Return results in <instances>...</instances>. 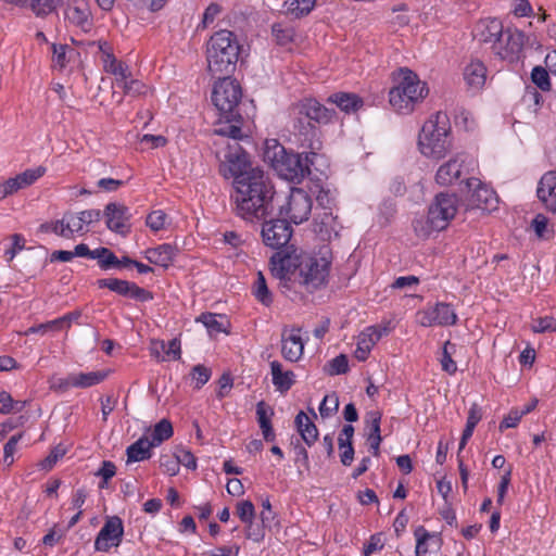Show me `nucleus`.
Wrapping results in <instances>:
<instances>
[{
  "instance_id": "f257e3e1",
  "label": "nucleus",
  "mask_w": 556,
  "mask_h": 556,
  "mask_svg": "<svg viewBox=\"0 0 556 556\" xmlns=\"http://www.w3.org/2000/svg\"><path fill=\"white\" fill-rule=\"evenodd\" d=\"M232 200L237 216L250 223L266 219L273 212V200L276 193L269 176L258 166L237 180Z\"/></svg>"
},
{
  "instance_id": "f03ea898",
  "label": "nucleus",
  "mask_w": 556,
  "mask_h": 556,
  "mask_svg": "<svg viewBox=\"0 0 556 556\" xmlns=\"http://www.w3.org/2000/svg\"><path fill=\"white\" fill-rule=\"evenodd\" d=\"M273 271L280 279L291 280L298 274L299 282L307 290L314 291L327 282L330 261L315 257L298 250L291 244L271 257Z\"/></svg>"
},
{
  "instance_id": "7ed1b4c3",
  "label": "nucleus",
  "mask_w": 556,
  "mask_h": 556,
  "mask_svg": "<svg viewBox=\"0 0 556 556\" xmlns=\"http://www.w3.org/2000/svg\"><path fill=\"white\" fill-rule=\"evenodd\" d=\"M419 152L432 161L445 159L454 149L452 126L446 113L437 112L425 122L418 135Z\"/></svg>"
},
{
  "instance_id": "20e7f679",
  "label": "nucleus",
  "mask_w": 556,
  "mask_h": 556,
  "mask_svg": "<svg viewBox=\"0 0 556 556\" xmlns=\"http://www.w3.org/2000/svg\"><path fill=\"white\" fill-rule=\"evenodd\" d=\"M263 157L280 178L294 184L302 182L309 175V165L313 163L307 154L303 156L287 151L277 139L265 141Z\"/></svg>"
},
{
  "instance_id": "39448f33",
  "label": "nucleus",
  "mask_w": 556,
  "mask_h": 556,
  "mask_svg": "<svg viewBox=\"0 0 556 556\" xmlns=\"http://www.w3.org/2000/svg\"><path fill=\"white\" fill-rule=\"evenodd\" d=\"M241 46L235 33L220 29L206 42L207 70L215 77L229 76L236 71Z\"/></svg>"
},
{
  "instance_id": "423d86ee",
  "label": "nucleus",
  "mask_w": 556,
  "mask_h": 556,
  "mask_svg": "<svg viewBox=\"0 0 556 556\" xmlns=\"http://www.w3.org/2000/svg\"><path fill=\"white\" fill-rule=\"evenodd\" d=\"M394 81L395 85L389 92V102L399 113H410L415 105L428 94L426 84L409 68H400Z\"/></svg>"
},
{
  "instance_id": "0eeeda50",
  "label": "nucleus",
  "mask_w": 556,
  "mask_h": 556,
  "mask_svg": "<svg viewBox=\"0 0 556 556\" xmlns=\"http://www.w3.org/2000/svg\"><path fill=\"white\" fill-rule=\"evenodd\" d=\"M294 116V129L309 141L308 147L312 150L320 149L321 142L318 139V129L314 123H328L333 115V111L327 109L315 99H305L292 108Z\"/></svg>"
},
{
  "instance_id": "6e6552de",
  "label": "nucleus",
  "mask_w": 556,
  "mask_h": 556,
  "mask_svg": "<svg viewBox=\"0 0 556 556\" xmlns=\"http://www.w3.org/2000/svg\"><path fill=\"white\" fill-rule=\"evenodd\" d=\"M219 80L214 85L212 101L220 113V117L226 121H236L240 117L238 111L242 99V89L238 81L228 76L218 77Z\"/></svg>"
},
{
  "instance_id": "1a4fd4ad",
  "label": "nucleus",
  "mask_w": 556,
  "mask_h": 556,
  "mask_svg": "<svg viewBox=\"0 0 556 556\" xmlns=\"http://www.w3.org/2000/svg\"><path fill=\"white\" fill-rule=\"evenodd\" d=\"M216 155L220 161L219 173L227 179L232 178L233 187L237 186V180L250 175V172L255 169L251 165L249 154L239 142H228L227 148L216 151Z\"/></svg>"
},
{
  "instance_id": "9d476101",
  "label": "nucleus",
  "mask_w": 556,
  "mask_h": 556,
  "mask_svg": "<svg viewBox=\"0 0 556 556\" xmlns=\"http://www.w3.org/2000/svg\"><path fill=\"white\" fill-rule=\"evenodd\" d=\"M458 211V199L456 194L441 192L435 195L429 206L428 222L432 229L444 230Z\"/></svg>"
},
{
  "instance_id": "9b49d317",
  "label": "nucleus",
  "mask_w": 556,
  "mask_h": 556,
  "mask_svg": "<svg viewBox=\"0 0 556 556\" xmlns=\"http://www.w3.org/2000/svg\"><path fill=\"white\" fill-rule=\"evenodd\" d=\"M312 198L300 188H292L287 202L280 206L279 214L295 225L306 222L312 213Z\"/></svg>"
},
{
  "instance_id": "f8f14e48",
  "label": "nucleus",
  "mask_w": 556,
  "mask_h": 556,
  "mask_svg": "<svg viewBox=\"0 0 556 556\" xmlns=\"http://www.w3.org/2000/svg\"><path fill=\"white\" fill-rule=\"evenodd\" d=\"M466 189L468 197L466 199L467 210H482L492 211L495 210L498 203L496 192L483 184L480 179L471 177L466 180Z\"/></svg>"
},
{
  "instance_id": "ddd939ff",
  "label": "nucleus",
  "mask_w": 556,
  "mask_h": 556,
  "mask_svg": "<svg viewBox=\"0 0 556 556\" xmlns=\"http://www.w3.org/2000/svg\"><path fill=\"white\" fill-rule=\"evenodd\" d=\"M525 34L517 28H506L497 43L493 46L491 51L496 58L508 61L510 63L520 59L523 46Z\"/></svg>"
},
{
  "instance_id": "4468645a",
  "label": "nucleus",
  "mask_w": 556,
  "mask_h": 556,
  "mask_svg": "<svg viewBox=\"0 0 556 556\" xmlns=\"http://www.w3.org/2000/svg\"><path fill=\"white\" fill-rule=\"evenodd\" d=\"M458 316L452 304L438 302L433 306H428L417 313V321L422 327L433 326H454Z\"/></svg>"
},
{
  "instance_id": "2eb2a0df",
  "label": "nucleus",
  "mask_w": 556,
  "mask_h": 556,
  "mask_svg": "<svg viewBox=\"0 0 556 556\" xmlns=\"http://www.w3.org/2000/svg\"><path fill=\"white\" fill-rule=\"evenodd\" d=\"M97 46L101 54L100 60L103 71L114 76V84L118 88L127 78L131 77L130 67L114 55L113 48L108 41L99 40Z\"/></svg>"
},
{
  "instance_id": "dca6fc26",
  "label": "nucleus",
  "mask_w": 556,
  "mask_h": 556,
  "mask_svg": "<svg viewBox=\"0 0 556 556\" xmlns=\"http://www.w3.org/2000/svg\"><path fill=\"white\" fill-rule=\"evenodd\" d=\"M123 536V520L118 516L108 517L96 536L94 549L98 552H109L112 547H117L122 543Z\"/></svg>"
},
{
  "instance_id": "f3484780",
  "label": "nucleus",
  "mask_w": 556,
  "mask_h": 556,
  "mask_svg": "<svg viewBox=\"0 0 556 556\" xmlns=\"http://www.w3.org/2000/svg\"><path fill=\"white\" fill-rule=\"evenodd\" d=\"M263 241L276 250L285 248L292 237V228L283 218L265 222L262 228Z\"/></svg>"
},
{
  "instance_id": "a211bd4d",
  "label": "nucleus",
  "mask_w": 556,
  "mask_h": 556,
  "mask_svg": "<svg viewBox=\"0 0 556 556\" xmlns=\"http://www.w3.org/2000/svg\"><path fill=\"white\" fill-rule=\"evenodd\" d=\"M97 285L100 289L106 288L112 292L136 301L148 302L153 299V294L150 291L127 280L118 278H102L97 281Z\"/></svg>"
},
{
  "instance_id": "6ab92c4d",
  "label": "nucleus",
  "mask_w": 556,
  "mask_h": 556,
  "mask_svg": "<svg viewBox=\"0 0 556 556\" xmlns=\"http://www.w3.org/2000/svg\"><path fill=\"white\" fill-rule=\"evenodd\" d=\"M47 173L45 166H37L34 168H27L23 173L17 174L14 177H10L4 181L0 182V201L9 195L16 193L17 191L25 189L34 185Z\"/></svg>"
},
{
  "instance_id": "aec40b11",
  "label": "nucleus",
  "mask_w": 556,
  "mask_h": 556,
  "mask_svg": "<svg viewBox=\"0 0 556 556\" xmlns=\"http://www.w3.org/2000/svg\"><path fill=\"white\" fill-rule=\"evenodd\" d=\"M503 22L496 17H486L478 21L473 27L472 36L480 43L489 46L493 50V46L500 40L504 31Z\"/></svg>"
},
{
  "instance_id": "412c9836",
  "label": "nucleus",
  "mask_w": 556,
  "mask_h": 556,
  "mask_svg": "<svg viewBox=\"0 0 556 556\" xmlns=\"http://www.w3.org/2000/svg\"><path fill=\"white\" fill-rule=\"evenodd\" d=\"M464 168L465 156L463 153H456L439 166L434 175V180L440 186H451L459 180Z\"/></svg>"
},
{
  "instance_id": "4be33fe9",
  "label": "nucleus",
  "mask_w": 556,
  "mask_h": 556,
  "mask_svg": "<svg viewBox=\"0 0 556 556\" xmlns=\"http://www.w3.org/2000/svg\"><path fill=\"white\" fill-rule=\"evenodd\" d=\"M106 227L116 233L127 235L130 231L129 208L121 203H109L104 208Z\"/></svg>"
},
{
  "instance_id": "5701e85b",
  "label": "nucleus",
  "mask_w": 556,
  "mask_h": 556,
  "mask_svg": "<svg viewBox=\"0 0 556 556\" xmlns=\"http://www.w3.org/2000/svg\"><path fill=\"white\" fill-rule=\"evenodd\" d=\"M416 540V556H430L437 554L442 545L443 539L440 532H429L424 526H419L414 531Z\"/></svg>"
},
{
  "instance_id": "b1692460",
  "label": "nucleus",
  "mask_w": 556,
  "mask_h": 556,
  "mask_svg": "<svg viewBox=\"0 0 556 556\" xmlns=\"http://www.w3.org/2000/svg\"><path fill=\"white\" fill-rule=\"evenodd\" d=\"M536 195L547 212L556 214V169L542 175L538 182Z\"/></svg>"
},
{
  "instance_id": "393cba45",
  "label": "nucleus",
  "mask_w": 556,
  "mask_h": 556,
  "mask_svg": "<svg viewBox=\"0 0 556 556\" xmlns=\"http://www.w3.org/2000/svg\"><path fill=\"white\" fill-rule=\"evenodd\" d=\"M486 66L478 59H472L464 68L463 76L467 89L478 93L485 85Z\"/></svg>"
},
{
  "instance_id": "a878e982",
  "label": "nucleus",
  "mask_w": 556,
  "mask_h": 556,
  "mask_svg": "<svg viewBox=\"0 0 556 556\" xmlns=\"http://www.w3.org/2000/svg\"><path fill=\"white\" fill-rule=\"evenodd\" d=\"M109 374L110 370L70 374L64 380V388H90L103 382Z\"/></svg>"
},
{
  "instance_id": "bb28decb",
  "label": "nucleus",
  "mask_w": 556,
  "mask_h": 556,
  "mask_svg": "<svg viewBox=\"0 0 556 556\" xmlns=\"http://www.w3.org/2000/svg\"><path fill=\"white\" fill-rule=\"evenodd\" d=\"M304 352V343L300 336V329H292L290 333H282L281 354L289 362H298Z\"/></svg>"
},
{
  "instance_id": "cd10ccee",
  "label": "nucleus",
  "mask_w": 556,
  "mask_h": 556,
  "mask_svg": "<svg viewBox=\"0 0 556 556\" xmlns=\"http://www.w3.org/2000/svg\"><path fill=\"white\" fill-rule=\"evenodd\" d=\"M177 249L170 243H162L144 251V257L149 263L167 268L176 256Z\"/></svg>"
},
{
  "instance_id": "c85d7f7f",
  "label": "nucleus",
  "mask_w": 556,
  "mask_h": 556,
  "mask_svg": "<svg viewBox=\"0 0 556 556\" xmlns=\"http://www.w3.org/2000/svg\"><path fill=\"white\" fill-rule=\"evenodd\" d=\"M271 36L276 45L289 48L296 42L298 31L291 22L279 21L271 25Z\"/></svg>"
},
{
  "instance_id": "c756f323",
  "label": "nucleus",
  "mask_w": 556,
  "mask_h": 556,
  "mask_svg": "<svg viewBox=\"0 0 556 556\" xmlns=\"http://www.w3.org/2000/svg\"><path fill=\"white\" fill-rule=\"evenodd\" d=\"M296 431L307 446H312L318 439V429L314 421L303 412H299L294 419Z\"/></svg>"
},
{
  "instance_id": "7c9ffc66",
  "label": "nucleus",
  "mask_w": 556,
  "mask_h": 556,
  "mask_svg": "<svg viewBox=\"0 0 556 556\" xmlns=\"http://www.w3.org/2000/svg\"><path fill=\"white\" fill-rule=\"evenodd\" d=\"M314 230L323 240H331L332 237H338V220L332 212L325 211L318 214L314 222Z\"/></svg>"
},
{
  "instance_id": "2f4dec72",
  "label": "nucleus",
  "mask_w": 556,
  "mask_h": 556,
  "mask_svg": "<svg viewBox=\"0 0 556 556\" xmlns=\"http://www.w3.org/2000/svg\"><path fill=\"white\" fill-rule=\"evenodd\" d=\"M271 382L276 390L285 393L289 391L295 382V375L292 370H282V365L278 361L270 363Z\"/></svg>"
},
{
  "instance_id": "473e14b6",
  "label": "nucleus",
  "mask_w": 556,
  "mask_h": 556,
  "mask_svg": "<svg viewBox=\"0 0 556 556\" xmlns=\"http://www.w3.org/2000/svg\"><path fill=\"white\" fill-rule=\"evenodd\" d=\"M274 416V409L264 401H260L256 404V418L258 426L262 430V434L264 440L267 442H273L276 439L273 426L271 418Z\"/></svg>"
},
{
  "instance_id": "72a5a7b5",
  "label": "nucleus",
  "mask_w": 556,
  "mask_h": 556,
  "mask_svg": "<svg viewBox=\"0 0 556 556\" xmlns=\"http://www.w3.org/2000/svg\"><path fill=\"white\" fill-rule=\"evenodd\" d=\"M236 515L244 525H247L248 539H252L256 542L263 539L262 533L251 532L252 523L255 518V507L251 501L245 500L238 502L236 505Z\"/></svg>"
},
{
  "instance_id": "f704fd0d",
  "label": "nucleus",
  "mask_w": 556,
  "mask_h": 556,
  "mask_svg": "<svg viewBox=\"0 0 556 556\" xmlns=\"http://www.w3.org/2000/svg\"><path fill=\"white\" fill-rule=\"evenodd\" d=\"M90 15V11L85 4L68 5L65 10V20L84 31H88L91 28L92 22Z\"/></svg>"
},
{
  "instance_id": "c9c22d12",
  "label": "nucleus",
  "mask_w": 556,
  "mask_h": 556,
  "mask_svg": "<svg viewBox=\"0 0 556 556\" xmlns=\"http://www.w3.org/2000/svg\"><path fill=\"white\" fill-rule=\"evenodd\" d=\"M240 121L241 116L237 117L235 122L239 123ZM230 122L231 121H227L226 124H222L214 129V134L220 137V139L215 142V146L227 148L228 142H238V140L242 138L241 126L239 124H230Z\"/></svg>"
},
{
  "instance_id": "e433bc0d",
  "label": "nucleus",
  "mask_w": 556,
  "mask_h": 556,
  "mask_svg": "<svg viewBox=\"0 0 556 556\" xmlns=\"http://www.w3.org/2000/svg\"><path fill=\"white\" fill-rule=\"evenodd\" d=\"M328 101L336 104L344 113H353L363 106V100L355 93L337 92L328 98Z\"/></svg>"
},
{
  "instance_id": "4c0bfd02",
  "label": "nucleus",
  "mask_w": 556,
  "mask_h": 556,
  "mask_svg": "<svg viewBox=\"0 0 556 556\" xmlns=\"http://www.w3.org/2000/svg\"><path fill=\"white\" fill-rule=\"evenodd\" d=\"M152 447H154L153 443H151L150 440H148V438L142 437L138 439L136 442L130 444L126 450L127 462L135 463L151 458Z\"/></svg>"
},
{
  "instance_id": "58836bf2",
  "label": "nucleus",
  "mask_w": 556,
  "mask_h": 556,
  "mask_svg": "<svg viewBox=\"0 0 556 556\" xmlns=\"http://www.w3.org/2000/svg\"><path fill=\"white\" fill-rule=\"evenodd\" d=\"M377 342V337L370 334L365 328L357 337L354 352L355 357L361 362H365Z\"/></svg>"
},
{
  "instance_id": "ea45409f",
  "label": "nucleus",
  "mask_w": 556,
  "mask_h": 556,
  "mask_svg": "<svg viewBox=\"0 0 556 556\" xmlns=\"http://www.w3.org/2000/svg\"><path fill=\"white\" fill-rule=\"evenodd\" d=\"M252 294L264 306L269 307L273 304V293L267 287L264 275L258 271L252 286Z\"/></svg>"
},
{
  "instance_id": "a19ab883",
  "label": "nucleus",
  "mask_w": 556,
  "mask_h": 556,
  "mask_svg": "<svg viewBox=\"0 0 556 556\" xmlns=\"http://www.w3.org/2000/svg\"><path fill=\"white\" fill-rule=\"evenodd\" d=\"M531 228L536 237L542 240H551L555 236L554 227L544 214H536L531 222Z\"/></svg>"
},
{
  "instance_id": "79ce46f5",
  "label": "nucleus",
  "mask_w": 556,
  "mask_h": 556,
  "mask_svg": "<svg viewBox=\"0 0 556 556\" xmlns=\"http://www.w3.org/2000/svg\"><path fill=\"white\" fill-rule=\"evenodd\" d=\"M173 433L172 422L168 419H162L154 426L150 442L153 443V446H157L172 438Z\"/></svg>"
},
{
  "instance_id": "37998d69",
  "label": "nucleus",
  "mask_w": 556,
  "mask_h": 556,
  "mask_svg": "<svg viewBox=\"0 0 556 556\" xmlns=\"http://www.w3.org/2000/svg\"><path fill=\"white\" fill-rule=\"evenodd\" d=\"M287 11L295 16L296 18H301L311 13L316 4V0H290V2H286Z\"/></svg>"
},
{
  "instance_id": "c03bdc74",
  "label": "nucleus",
  "mask_w": 556,
  "mask_h": 556,
  "mask_svg": "<svg viewBox=\"0 0 556 556\" xmlns=\"http://www.w3.org/2000/svg\"><path fill=\"white\" fill-rule=\"evenodd\" d=\"M222 315L214 313H202L195 318V323H201L210 333L226 332L224 325L218 320Z\"/></svg>"
},
{
  "instance_id": "a18cd8bd",
  "label": "nucleus",
  "mask_w": 556,
  "mask_h": 556,
  "mask_svg": "<svg viewBox=\"0 0 556 556\" xmlns=\"http://www.w3.org/2000/svg\"><path fill=\"white\" fill-rule=\"evenodd\" d=\"M118 88L123 90L124 96L140 97L149 91V87L141 80L127 78Z\"/></svg>"
},
{
  "instance_id": "49530a36",
  "label": "nucleus",
  "mask_w": 556,
  "mask_h": 556,
  "mask_svg": "<svg viewBox=\"0 0 556 556\" xmlns=\"http://www.w3.org/2000/svg\"><path fill=\"white\" fill-rule=\"evenodd\" d=\"M212 376L211 368L205 365L198 364L192 367L190 371L191 384L194 389L199 390L208 382Z\"/></svg>"
},
{
  "instance_id": "de8ad7c7",
  "label": "nucleus",
  "mask_w": 556,
  "mask_h": 556,
  "mask_svg": "<svg viewBox=\"0 0 556 556\" xmlns=\"http://www.w3.org/2000/svg\"><path fill=\"white\" fill-rule=\"evenodd\" d=\"M454 349L455 345L450 341H446L442 348V354L440 357L442 370L448 375H454L457 371L456 362L452 358V352Z\"/></svg>"
},
{
  "instance_id": "09e8293b",
  "label": "nucleus",
  "mask_w": 556,
  "mask_h": 556,
  "mask_svg": "<svg viewBox=\"0 0 556 556\" xmlns=\"http://www.w3.org/2000/svg\"><path fill=\"white\" fill-rule=\"evenodd\" d=\"M25 402L14 401L12 395L7 391L0 392V414H10L22 412Z\"/></svg>"
},
{
  "instance_id": "8fccbe9b",
  "label": "nucleus",
  "mask_w": 556,
  "mask_h": 556,
  "mask_svg": "<svg viewBox=\"0 0 556 556\" xmlns=\"http://www.w3.org/2000/svg\"><path fill=\"white\" fill-rule=\"evenodd\" d=\"M167 214L163 210H154L148 214L146 225L154 232L163 230L167 224Z\"/></svg>"
},
{
  "instance_id": "3c124183",
  "label": "nucleus",
  "mask_w": 556,
  "mask_h": 556,
  "mask_svg": "<svg viewBox=\"0 0 556 556\" xmlns=\"http://www.w3.org/2000/svg\"><path fill=\"white\" fill-rule=\"evenodd\" d=\"M23 438V433L12 435L3 446V464L10 467L14 463V454L17 450V444Z\"/></svg>"
},
{
  "instance_id": "603ef678",
  "label": "nucleus",
  "mask_w": 556,
  "mask_h": 556,
  "mask_svg": "<svg viewBox=\"0 0 556 556\" xmlns=\"http://www.w3.org/2000/svg\"><path fill=\"white\" fill-rule=\"evenodd\" d=\"M98 264L102 269H109L111 267H119V260L117 256L108 248H98Z\"/></svg>"
},
{
  "instance_id": "864d4df0",
  "label": "nucleus",
  "mask_w": 556,
  "mask_h": 556,
  "mask_svg": "<svg viewBox=\"0 0 556 556\" xmlns=\"http://www.w3.org/2000/svg\"><path fill=\"white\" fill-rule=\"evenodd\" d=\"M384 547L383 533H375L370 535L369 540L364 544L363 556H371L375 553L381 552Z\"/></svg>"
},
{
  "instance_id": "5fc2aeb1",
  "label": "nucleus",
  "mask_w": 556,
  "mask_h": 556,
  "mask_svg": "<svg viewBox=\"0 0 556 556\" xmlns=\"http://www.w3.org/2000/svg\"><path fill=\"white\" fill-rule=\"evenodd\" d=\"M339 400L336 393L327 394L324 396L319 405V414L323 418L330 417L338 410Z\"/></svg>"
},
{
  "instance_id": "6e6d98bb",
  "label": "nucleus",
  "mask_w": 556,
  "mask_h": 556,
  "mask_svg": "<svg viewBox=\"0 0 556 556\" xmlns=\"http://www.w3.org/2000/svg\"><path fill=\"white\" fill-rule=\"evenodd\" d=\"M26 8H30L37 16H46L55 9L54 0H29Z\"/></svg>"
},
{
  "instance_id": "4d7b16f0",
  "label": "nucleus",
  "mask_w": 556,
  "mask_h": 556,
  "mask_svg": "<svg viewBox=\"0 0 556 556\" xmlns=\"http://www.w3.org/2000/svg\"><path fill=\"white\" fill-rule=\"evenodd\" d=\"M64 216L66 222L65 227L67 228L71 238L74 233L84 235L88 231L76 213L67 212Z\"/></svg>"
},
{
  "instance_id": "13d9d810",
  "label": "nucleus",
  "mask_w": 556,
  "mask_h": 556,
  "mask_svg": "<svg viewBox=\"0 0 556 556\" xmlns=\"http://www.w3.org/2000/svg\"><path fill=\"white\" fill-rule=\"evenodd\" d=\"M531 79L541 90L548 91L551 89L548 72L545 68L541 66L534 67L531 73Z\"/></svg>"
},
{
  "instance_id": "bf43d9fd",
  "label": "nucleus",
  "mask_w": 556,
  "mask_h": 556,
  "mask_svg": "<svg viewBox=\"0 0 556 556\" xmlns=\"http://www.w3.org/2000/svg\"><path fill=\"white\" fill-rule=\"evenodd\" d=\"M68 47L66 45H52V63L54 67L60 70L64 68L67 64L66 52Z\"/></svg>"
},
{
  "instance_id": "052dcab7",
  "label": "nucleus",
  "mask_w": 556,
  "mask_h": 556,
  "mask_svg": "<svg viewBox=\"0 0 556 556\" xmlns=\"http://www.w3.org/2000/svg\"><path fill=\"white\" fill-rule=\"evenodd\" d=\"M11 240H12L11 248L7 249L4 252V256L7 257L8 262H12L13 258L16 256V254L25 249V243H26L25 238L20 233H14L11 237Z\"/></svg>"
},
{
  "instance_id": "680f3d73",
  "label": "nucleus",
  "mask_w": 556,
  "mask_h": 556,
  "mask_svg": "<svg viewBox=\"0 0 556 556\" xmlns=\"http://www.w3.org/2000/svg\"><path fill=\"white\" fill-rule=\"evenodd\" d=\"M532 330L538 333L556 331V319L552 316L540 317L534 320Z\"/></svg>"
},
{
  "instance_id": "e2e57ef3",
  "label": "nucleus",
  "mask_w": 556,
  "mask_h": 556,
  "mask_svg": "<svg viewBox=\"0 0 556 556\" xmlns=\"http://www.w3.org/2000/svg\"><path fill=\"white\" fill-rule=\"evenodd\" d=\"M511 481V467H509L501 477L500 483L497 485V505L502 506L505 501V496L507 494L509 484Z\"/></svg>"
},
{
  "instance_id": "0e129e2a",
  "label": "nucleus",
  "mask_w": 556,
  "mask_h": 556,
  "mask_svg": "<svg viewBox=\"0 0 556 556\" xmlns=\"http://www.w3.org/2000/svg\"><path fill=\"white\" fill-rule=\"evenodd\" d=\"M61 330H62V328L60 326V323H59L58 318H55L53 320L29 327L25 331V334L26 336L34 334V333L45 334L48 331H61Z\"/></svg>"
},
{
  "instance_id": "69168bd1",
  "label": "nucleus",
  "mask_w": 556,
  "mask_h": 556,
  "mask_svg": "<svg viewBox=\"0 0 556 556\" xmlns=\"http://www.w3.org/2000/svg\"><path fill=\"white\" fill-rule=\"evenodd\" d=\"M349 370V361L346 355L340 354L329 362L330 375H342Z\"/></svg>"
},
{
  "instance_id": "338daca9",
  "label": "nucleus",
  "mask_w": 556,
  "mask_h": 556,
  "mask_svg": "<svg viewBox=\"0 0 556 556\" xmlns=\"http://www.w3.org/2000/svg\"><path fill=\"white\" fill-rule=\"evenodd\" d=\"M65 216L63 215L61 219L45 224L41 227L45 231H51L60 237L70 239V232L65 227Z\"/></svg>"
},
{
  "instance_id": "774afa93",
  "label": "nucleus",
  "mask_w": 556,
  "mask_h": 556,
  "mask_svg": "<svg viewBox=\"0 0 556 556\" xmlns=\"http://www.w3.org/2000/svg\"><path fill=\"white\" fill-rule=\"evenodd\" d=\"M522 413L518 408H513L501 421L500 431L505 429L516 428L522 418Z\"/></svg>"
}]
</instances>
